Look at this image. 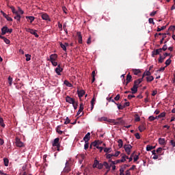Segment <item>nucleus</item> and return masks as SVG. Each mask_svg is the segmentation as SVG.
<instances>
[{
  "label": "nucleus",
  "mask_w": 175,
  "mask_h": 175,
  "mask_svg": "<svg viewBox=\"0 0 175 175\" xmlns=\"http://www.w3.org/2000/svg\"><path fill=\"white\" fill-rule=\"evenodd\" d=\"M89 148V142H85L84 150H88Z\"/></svg>",
  "instance_id": "nucleus-57"
},
{
  "label": "nucleus",
  "mask_w": 175,
  "mask_h": 175,
  "mask_svg": "<svg viewBox=\"0 0 175 175\" xmlns=\"http://www.w3.org/2000/svg\"><path fill=\"white\" fill-rule=\"evenodd\" d=\"M170 144H172L173 148H174V146H175V141H174V139H171L170 140Z\"/></svg>",
  "instance_id": "nucleus-64"
},
{
  "label": "nucleus",
  "mask_w": 175,
  "mask_h": 175,
  "mask_svg": "<svg viewBox=\"0 0 175 175\" xmlns=\"http://www.w3.org/2000/svg\"><path fill=\"white\" fill-rule=\"evenodd\" d=\"M127 166H128L127 165H124V167H120V173H124V170H126Z\"/></svg>",
  "instance_id": "nucleus-38"
},
{
  "label": "nucleus",
  "mask_w": 175,
  "mask_h": 175,
  "mask_svg": "<svg viewBox=\"0 0 175 175\" xmlns=\"http://www.w3.org/2000/svg\"><path fill=\"white\" fill-rule=\"evenodd\" d=\"M12 29H8V26H3L1 28V35H5L6 33H12Z\"/></svg>",
  "instance_id": "nucleus-3"
},
{
  "label": "nucleus",
  "mask_w": 175,
  "mask_h": 175,
  "mask_svg": "<svg viewBox=\"0 0 175 175\" xmlns=\"http://www.w3.org/2000/svg\"><path fill=\"white\" fill-rule=\"evenodd\" d=\"M143 79H138L137 80L134 81V85L131 88L132 94H135L137 93L138 88L140 83H142Z\"/></svg>",
  "instance_id": "nucleus-1"
},
{
  "label": "nucleus",
  "mask_w": 175,
  "mask_h": 175,
  "mask_svg": "<svg viewBox=\"0 0 175 175\" xmlns=\"http://www.w3.org/2000/svg\"><path fill=\"white\" fill-rule=\"evenodd\" d=\"M169 29L170 31H175V26L174 25L170 26Z\"/></svg>",
  "instance_id": "nucleus-62"
},
{
  "label": "nucleus",
  "mask_w": 175,
  "mask_h": 175,
  "mask_svg": "<svg viewBox=\"0 0 175 175\" xmlns=\"http://www.w3.org/2000/svg\"><path fill=\"white\" fill-rule=\"evenodd\" d=\"M166 26H162L161 28L159 27H157V31L160 32L161 31L165 29Z\"/></svg>",
  "instance_id": "nucleus-43"
},
{
  "label": "nucleus",
  "mask_w": 175,
  "mask_h": 175,
  "mask_svg": "<svg viewBox=\"0 0 175 175\" xmlns=\"http://www.w3.org/2000/svg\"><path fill=\"white\" fill-rule=\"evenodd\" d=\"M148 119H149L150 121H154V120H155V118H154V116H150V117H149Z\"/></svg>",
  "instance_id": "nucleus-63"
},
{
  "label": "nucleus",
  "mask_w": 175,
  "mask_h": 175,
  "mask_svg": "<svg viewBox=\"0 0 175 175\" xmlns=\"http://www.w3.org/2000/svg\"><path fill=\"white\" fill-rule=\"evenodd\" d=\"M167 56H170V53H163V57L162 55H160V57H159V59H158V62L160 64H162L163 62V61L165 59L166 57H167Z\"/></svg>",
  "instance_id": "nucleus-4"
},
{
  "label": "nucleus",
  "mask_w": 175,
  "mask_h": 175,
  "mask_svg": "<svg viewBox=\"0 0 175 175\" xmlns=\"http://www.w3.org/2000/svg\"><path fill=\"white\" fill-rule=\"evenodd\" d=\"M78 37V42L79 44H83V37L81 35V31H77V33Z\"/></svg>",
  "instance_id": "nucleus-11"
},
{
  "label": "nucleus",
  "mask_w": 175,
  "mask_h": 175,
  "mask_svg": "<svg viewBox=\"0 0 175 175\" xmlns=\"http://www.w3.org/2000/svg\"><path fill=\"white\" fill-rule=\"evenodd\" d=\"M72 106L75 109H77L78 102H75V99H73Z\"/></svg>",
  "instance_id": "nucleus-41"
},
{
  "label": "nucleus",
  "mask_w": 175,
  "mask_h": 175,
  "mask_svg": "<svg viewBox=\"0 0 175 175\" xmlns=\"http://www.w3.org/2000/svg\"><path fill=\"white\" fill-rule=\"evenodd\" d=\"M131 148H133V146L131 144H125L124 146V149L125 150V151L128 154V155H130L131 152Z\"/></svg>",
  "instance_id": "nucleus-5"
},
{
  "label": "nucleus",
  "mask_w": 175,
  "mask_h": 175,
  "mask_svg": "<svg viewBox=\"0 0 175 175\" xmlns=\"http://www.w3.org/2000/svg\"><path fill=\"white\" fill-rule=\"evenodd\" d=\"M135 153H136L135 150L130 156V157H129V162H132L133 158L135 157Z\"/></svg>",
  "instance_id": "nucleus-42"
},
{
  "label": "nucleus",
  "mask_w": 175,
  "mask_h": 175,
  "mask_svg": "<svg viewBox=\"0 0 175 175\" xmlns=\"http://www.w3.org/2000/svg\"><path fill=\"white\" fill-rule=\"evenodd\" d=\"M107 159H111L113 157V154H105Z\"/></svg>",
  "instance_id": "nucleus-49"
},
{
  "label": "nucleus",
  "mask_w": 175,
  "mask_h": 175,
  "mask_svg": "<svg viewBox=\"0 0 175 175\" xmlns=\"http://www.w3.org/2000/svg\"><path fill=\"white\" fill-rule=\"evenodd\" d=\"M27 32H29L31 34L34 35L35 38H39V35L37 33L36 29H25Z\"/></svg>",
  "instance_id": "nucleus-7"
},
{
  "label": "nucleus",
  "mask_w": 175,
  "mask_h": 175,
  "mask_svg": "<svg viewBox=\"0 0 175 175\" xmlns=\"http://www.w3.org/2000/svg\"><path fill=\"white\" fill-rule=\"evenodd\" d=\"M66 102L69 103L70 104H72L74 103V99L72 98L70 96H66Z\"/></svg>",
  "instance_id": "nucleus-18"
},
{
  "label": "nucleus",
  "mask_w": 175,
  "mask_h": 175,
  "mask_svg": "<svg viewBox=\"0 0 175 175\" xmlns=\"http://www.w3.org/2000/svg\"><path fill=\"white\" fill-rule=\"evenodd\" d=\"M124 123V121L122 120V118H118V119L116 121V124H123Z\"/></svg>",
  "instance_id": "nucleus-28"
},
{
  "label": "nucleus",
  "mask_w": 175,
  "mask_h": 175,
  "mask_svg": "<svg viewBox=\"0 0 175 175\" xmlns=\"http://www.w3.org/2000/svg\"><path fill=\"white\" fill-rule=\"evenodd\" d=\"M14 18L15 20H16L17 23H19V22L21 21V16L19 14L18 11L16 12Z\"/></svg>",
  "instance_id": "nucleus-14"
},
{
  "label": "nucleus",
  "mask_w": 175,
  "mask_h": 175,
  "mask_svg": "<svg viewBox=\"0 0 175 175\" xmlns=\"http://www.w3.org/2000/svg\"><path fill=\"white\" fill-rule=\"evenodd\" d=\"M59 137H56V139H54L53 142L52 143L53 146H56L57 150H60V144H59Z\"/></svg>",
  "instance_id": "nucleus-2"
},
{
  "label": "nucleus",
  "mask_w": 175,
  "mask_h": 175,
  "mask_svg": "<svg viewBox=\"0 0 175 175\" xmlns=\"http://www.w3.org/2000/svg\"><path fill=\"white\" fill-rule=\"evenodd\" d=\"M95 102H96V97L94 96V97L92 98L91 102H90V103H91V105H92V106H91V110L94 109V105H95Z\"/></svg>",
  "instance_id": "nucleus-23"
},
{
  "label": "nucleus",
  "mask_w": 175,
  "mask_h": 175,
  "mask_svg": "<svg viewBox=\"0 0 175 175\" xmlns=\"http://www.w3.org/2000/svg\"><path fill=\"white\" fill-rule=\"evenodd\" d=\"M138 129L140 132H143L144 130H146V126L144 124H142V126H138Z\"/></svg>",
  "instance_id": "nucleus-32"
},
{
  "label": "nucleus",
  "mask_w": 175,
  "mask_h": 175,
  "mask_svg": "<svg viewBox=\"0 0 175 175\" xmlns=\"http://www.w3.org/2000/svg\"><path fill=\"white\" fill-rule=\"evenodd\" d=\"M3 162H4L5 166L9 165V159H3Z\"/></svg>",
  "instance_id": "nucleus-46"
},
{
  "label": "nucleus",
  "mask_w": 175,
  "mask_h": 175,
  "mask_svg": "<svg viewBox=\"0 0 175 175\" xmlns=\"http://www.w3.org/2000/svg\"><path fill=\"white\" fill-rule=\"evenodd\" d=\"M139 154L138 155L134 156V162H137L138 159H139Z\"/></svg>",
  "instance_id": "nucleus-58"
},
{
  "label": "nucleus",
  "mask_w": 175,
  "mask_h": 175,
  "mask_svg": "<svg viewBox=\"0 0 175 175\" xmlns=\"http://www.w3.org/2000/svg\"><path fill=\"white\" fill-rule=\"evenodd\" d=\"M57 132L59 133V135H62V133H63V131H61V130H60L59 126H58L57 128Z\"/></svg>",
  "instance_id": "nucleus-54"
},
{
  "label": "nucleus",
  "mask_w": 175,
  "mask_h": 175,
  "mask_svg": "<svg viewBox=\"0 0 175 175\" xmlns=\"http://www.w3.org/2000/svg\"><path fill=\"white\" fill-rule=\"evenodd\" d=\"M84 94H85V91H83V90L81 91H78V96L79 98L83 97Z\"/></svg>",
  "instance_id": "nucleus-29"
},
{
  "label": "nucleus",
  "mask_w": 175,
  "mask_h": 175,
  "mask_svg": "<svg viewBox=\"0 0 175 175\" xmlns=\"http://www.w3.org/2000/svg\"><path fill=\"white\" fill-rule=\"evenodd\" d=\"M131 80H132V75H131L130 73H128L126 77V86L128 85V84L131 82Z\"/></svg>",
  "instance_id": "nucleus-16"
},
{
  "label": "nucleus",
  "mask_w": 175,
  "mask_h": 175,
  "mask_svg": "<svg viewBox=\"0 0 175 175\" xmlns=\"http://www.w3.org/2000/svg\"><path fill=\"white\" fill-rule=\"evenodd\" d=\"M26 18H27L28 22H30V23H33V22L35 20V16H27Z\"/></svg>",
  "instance_id": "nucleus-22"
},
{
  "label": "nucleus",
  "mask_w": 175,
  "mask_h": 175,
  "mask_svg": "<svg viewBox=\"0 0 175 175\" xmlns=\"http://www.w3.org/2000/svg\"><path fill=\"white\" fill-rule=\"evenodd\" d=\"M70 119H69L68 117H66V120H65V122H64V124H70Z\"/></svg>",
  "instance_id": "nucleus-51"
},
{
  "label": "nucleus",
  "mask_w": 175,
  "mask_h": 175,
  "mask_svg": "<svg viewBox=\"0 0 175 175\" xmlns=\"http://www.w3.org/2000/svg\"><path fill=\"white\" fill-rule=\"evenodd\" d=\"M15 144L18 148H23V146H24V143L21 141L19 137L15 138Z\"/></svg>",
  "instance_id": "nucleus-8"
},
{
  "label": "nucleus",
  "mask_w": 175,
  "mask_h": 175,
  "mask_svg": "<svg viewBox=\"0 0 175 175\" xmlns=\"http://www.w3.org/2000/svg\"><path fill=\"white\" fill-rule=\"evenodd\" d=\"M103 166L107 170V172H110L111 167H112V165H109L107 161H104Z\"/></svg>",
  "instance_id": "nucleus-13"
},
{
  "label": "nucleus",
  "mask_w": 175,
  "mask_h": 175,
  "mask_svg": "<svg viewBox=\"0 0 175 175\" xmlns=\"http://www.w3.org/2000/svg\"><path fill=\"white\" fill-rule=\"evenodd\" d=\"M83 109H84V105H83V103H81L79 105V111H77V116H79L80 113H81V111H83Z\"/></svg>",
  "instance_id": "nucleus-17"
},
{
  "label": "nucleus",
  "mask_w": 175,
  "mask_h": 175,
  "mask_svg": "<svg viewBox=\"0 0 175 175\" xmlns=\"http://www.w3.org/2000/svg\"><path fill=\"white\" fill-rule=\"evenodd\" d=\"M68 161H66V167H64V172H66L67 173H68V172H70V167H68Z\"/></svg>",
  "instance_id": "nucleus-30"
},
{
  "label": "nucleus",
  "mask_w": 175,
  "mask_h": 175,
  "mask_svg": "<svg viewBox=\"0 0 175 175\" xmlns=\"http://www.w3.org/2000/svg\"><path fill=\"white\" fill-rule=\"evenodd\" d=\"M98 163H99V161H97V159H95L94 165H93V167L94 168H98Z\"/></svg>",
  "instance_id": "nucleus-36"
},
{
  "label": "nucleus",
  "mask_w": 175,
  "mask_h": 175,
  "mask_svg": "<svg viewBox=\"0 0 175 175\" xmlns=\"http://www.w3.org/2000/svg\"><path fill=\"white\" fill-rule=\"evenodd\" d=\"M0 38H1V40H3L5 43H6V44H10V40H8L5 36H2V35H1V34H0Z\"/></svg>",
  "instance_id": "nucleus-21"
},
{
  "label": "nucleus",
  "mask_w": 175,
  "mask_h": 175,
  "mask_svg": "<svg viewBox=\"0 0 175 175\" xmlns=\"http://www.w3.org/2000/svg\"><path fill=\"white\" fill-rule=\"evenodd\" d=\"M67 46H69L68 42H65V44H62V42H60V46L62 47V49H63V51H66L67 50Z\"/></svg>",
  "instance_id": "nucleus-15"
},
{
  "label": "nucleus",
  "mask_w": 175,
  "mask_h": 175,
  "mask_svg": "<svg viewBox=\"0 0 175 175\" xmlns=\"http://www.w3.org/2000/svg\"><path fill=\"white\" fill-rule=\"evenodd\" d=\"M116 105L118 106V109H124V105L122 106V105H119L117 103Z\"/></svg>",
  "instance_id": "nucleus-56"
},
{
  "label": "nucleus",
  "mask_w": 175,
  "mask_h": 175,
  "mask_svg": "<svg viewBox=\"0 0 175 175\" xmlns=\"http://www.w3.org/2000/svg\"><path fill=\"white\" fill-rule=\"evenodd\" d=\"M157 153L158 155H161L162 152H163V148H158L156 150Z\"/></svg>",
  "instance_id": "nucleus-39"
},
{
  "label": "nucleus",
  "mask_w": 175,
  "mask_h": 175,
  "mask_svg": "<svg viewBox=\"0 0 175 175\" xmlns=\"http://www.w3.org/2000/svg\"><path fill=\"white\" fill-rule=\"evenodd\" d=\"M152 154L154 155L152 157V159H159V155H157V151L155 150H152Z\"/></svg>",
  "instance_id": "nucleus-24"
},
{
  "label": "nucleus",
  "mask_w": 175,
  "mask_h": 175,
  "mask_svg": "<svg viewBox=\"0 0 175 175\" xmlns=\"http://www.w3.org/2000/svg\"><path fill=\"white\" fill-rule=\"evenodd\" d=\"M168 47L167 44H165L163 46V48H161V49H162V51H166L167 50Z\"/></svg>",
  "instance_id": "nucleus-50"
},
{
  "label": "nucleus",
  "mask_w": 175,
  "mask_h": 175,
  "mask_svg": "<svg viewBox=\"0 0 175 175\" xmlns=\"http://www.w3.org/2000/svg\"><path fill=\"white\" fill-rule=\"evenodd\" d=\"M55 70V72L57 73V75H58V76H62L61 72H62L64 69H63V68L61 67L60 64H58L57 67L56 68V69Z\"/></svg>",
  "instance_id": "nucleus-9"
},
{
  "label": "nucleus",
  "mask_w": 175,
  "mask_h": 175,
  "mask_svg": "<svg viewBox=\"0 0 175 175\" xmlns=\"http://www.w3.org/2000/svg\"><path fill=\"white\" fill-rule=\"evenodd\" d=\"M10 9H11V10L12 11V13L16 15L17 11H16V10L15 9V8L13 7V5H12V6L10 7Z\"/></svg>",
  "instance_id": "nucleus-47"
},
{
  "label": "nucleus",
  "mask_w": 175,
  "mask_h": 175,
  "mask_svg": "<svg viewBox=\"0 0 175 175\" xmlns=\"http://www.w3.org/2000/svg\"><path fill=\"white\" fill-rule=\"evenodd\" d=\"M147 82H152L154 80V77L152 75H149V77H146Z\"/></svg>",
  "instance_id": "nucleus-26"
},
{
  "label": "nucleus",
  "mask_w": 175,
  "mask_h": 175,
  "mask_svg": "<svg viewBox=\"0 0 175 175\" xmlns=\"http://www.w3.org/2000/svg\"><path fill=\"white\" fill-rule=\"evenodd\" d=\"M149 23L153 24L154 25V18H149Z\"/></svg>",
  "instance_id": "nucleus-61"
},
{
  "label": "nucleus",
  "mask_w": 175,
  "mask_h": 175,
  "mask_svg": "<svg viewBox=\"0 0 175 175\" xmlns=\"http://www.w3.org/2000/svg\"><path fill=\"white\" fill-rule=\"evenodd\" d=\"M163 49H161V48H159L158 49H154V51H152V57H155L157 55H161V53H162Z\"/></svg>",
  "instance_id": "nucleus-6"
},
{
  "label": "nucleus",
  "mask_w": 175,
  "mask_h": 175,
  "mask_svg": "<svg viewBox=\"0 0 175 175\" xmlns=\"http://www.w3.org/2000/svg\"><path fill=\"white\" fill-rule=\"evenodd\" d=\"M119 161H120V163H124L126 161V154H123L122 155V159H119Z\"/></svg>",
  "instance_id": "nucleus-40"
},
{
  "label": "nucleus",
  "mask_w": 175,
  "mask_h": 175,
  "mask_svg": "<svg viewBox=\"0 0 175 175\" xmlns=\"http://www.w3.org/2000/svg\"><path fill=\"white\" fill-rule=\"evenodd\" d=\"M0 126H3V128H5V124L4 123V120L2 117H0Z\"/></svg>",
  "instance_id": "nucleus-35"
},
{
  "label": "nucleus",
  "mask_w": 175,
  "mask_h": 175,
  "mask_svg": "<svg viewBox=\"0 0 175 175\" xmlns=\"http://www.w3.org/2000/svg\"><path fill=\"white\" fill-rule=\"evenodd\" d=\"M149 77V76H151V72L150 71V70L148 71H145L144 73H143V75H142V81H143V79H144V77Z\"/></svg>",
  "instance_id": "nucleus-20"
},
{
  "label": "nucleus",
  "mask_w": 175,
  "mask_h": 175,
  "mask_svg": "<svg viewBox=\"0 0 175 175\" xmlns=\"http://www.w3.org/2000/svg\"><path fill=\"white\" fill-rule=\"evenodd\" d=\"M83 140L85 142H89L90 140V132H88V133L85 134V137H83Z\"/></svg>",
  "instance_id": "nucleus-12"
},
{
  "label": "nucleus",
  "mask_w": 175,
  "mask_h": 175,
  "mask_svg": "<svg viewBox=\"0 0 175 175\" xmlns=\"http://www.w3.org/2000/svg\"><path fill=\"white\" fill-rule=\"evenodd\" d=\"M64 83L66 85V86H68L69 88H71L72 86V84H71L70 82H69V81L68 80H65L64 81Z\"/></svg>",
  "instance_id": "nucleus-31"
},
{
  "label": "nucleus",
  "mask_w": 175,
  "mask_h": 175,
  "mask_svg": "<svg viewBox=\"0 0 175 175\" xmlns=\"http://www.w3.org/2000/svg\"><path fill=\"white\" fill-rule=\"evenodd\" d=\"M26 56V60L27 62H29V60H31V55H29V53H27V55H25Z\"/></svg>",
  "instance_id": "nucleus-52"
},
{
  "label": "nucleus",
  "mask_w": 175,
  "mask_h": 175,
  "mask_svg": "<svg viewBox=\"0 0 175 175\" xmlns=\"http://www.w3.org/2000/svg\"><path fill=\"white\" fill-rule=\"evenodd\" d=\"M159 143L161 146H165V144H166L165 139H163L162 137H159Z\"/></svg>",
  "instance_id": "nucleus-19"
},
{
  "label": "nucleus",
  "mask_w": 175,
  "mask_h": 175,
  "mask_svg": "<svg viewBox=\"0 0 175 175\" xmlns=\"http://www.w3.org/2000/svg\"><path fill=\"white\" fill-rule=\"evenodd\" d=\"M132 71L135 76H138V75L141 73V70L139 69H133Z\"/></svg>",
  "instance_id": "nucleus-25"
},
{
  "label": "nucleus",
  "mask_w": 175,
  "mask_h": 175,
  "mask_svg": "<svg viewBox=\"0 0 175 175\" xmlns=\"http://www.w3.org/2000/svg\"><path fill=\"white\" fill-rule=\"evenodd\" d=\"M103 167H104L103 163V164L100 163L99 161H98V170H102L103 168Z\"/></svg>",
  "instance_id": "nucleus-55"
},
{
  "label": "nucleus",
  "mask_w": 175,
  "mask_h": 175,
  "mask_svg": "<svg viewBox=\"0 0 175 175\" xmlns=\"http://www.w3.org/2000/svg\"><path fill=\"white\" fill-rule=\"evenodd\" d=\"M111 148H104V152H105V153H109L111 152Z\"/></svg>",
  "instance_id": "nucleus-45"
},
{
  "label": "nucleus",
  "mask_w": 175,
  "mask_h": 175,
  "mask_svg": "<svg viewBox=\"0 0 175 175\" xmlns=\"http://www.w3.org/2000/svg\"><path fill=\"white\" fill-rule=\"evenodd\" d=\"M171 62H172L171 58L167 59L165 61V68L168 67V66L170 65Z\"/></svg>",
  "instance_id": "nucleus-33"
},
{
  "label": "nucleus",
  "mask_w": 175,
  "mask_h": 175,
  "mask_svg": "<svg viewBox=\"0 0 175 175\" xmlns=\"http://www.w3.org/2000/svg\"><path fill=\"white\" fill-rule=\"evenodd\" d=\"M166 116V112H161L159 115V118H163V117H165Z\"/></svg>",
  "instance_id": "nucleus-48"
},
{
  "label": "nucleus",
  "mask_w": 175,
  "mask_h": 175,
  "mask_svg": "<svg viewBox=\"0 0 175 175\" xmlns=\"http://www.w3.org/2000/svg\"><path fill=\"white\" fill-rule=\"evenodd\" d=\"M12 81H13V79L11 78V77H8V83L10 85H12Z\"/></svg>",
  "instance_id": "nucleus-53"
},
{
  "label": "nucleus",
  "mask_w": 175,
  "mask_h": 175,
  "mask_svg": "<svg viewBox=\"0 0 175 175\" xmlns=\"http://www.w3.org/2000/svg\"><path fill=\"white\" fill-rule=\"evenodd\" d=\"M140 120H141V118L139 117V116L136 115L135 118V121H140Z\"/></svg>",
  "instance_id": "nucleus-60"
},
{
  "label": "nucleus",
  "mask_w": 175,
  "mask_h": 175,
  "mask_svg": "<svg viewBox=\"0 0 175 175\" xmlns=\"http://www.w3.org/2000/svg\"><path fill=\"white\" fill-rule=\"evenodd\" d=\"M162 35H163V38L160 40L161 44H163V40H165V38H166V33H165L164 34H162Z\"/></svg>",
  "instance_id": "nucleus-44"
},
{
  "label": "nucleus",
  "mask_w": 175,
  "mask_h": 175,
  "mask_svg": "<svg viewBox=\"0 0 175 175\" xmlns=\"http://www.w3.org/2000/svg\"><path fill=\"white\" fill-rule=\"evenodd\" d=\"M119 163H120V159H117L116 161H112V165L119 164Z\"/></svg>",
  "instance_id": "nucleus-59"
},
{
  "label": "nucleus",
  "mask_w": 175,
  "mask_h": 175,
  "mask_svg": "<svg viewBox=\"0 0 175 175\" xmlns=\"http://www.w3.org/2000/svg\"><path fill=\"white\" fill-rule=\"evenodd\" d=\"M118 143L119 148H122V146L124 145V142H123L122 139H118Z\"/></svg>",
  "instance_id": "nucleus-34"
},
{
  "label": "nucleus",
  "mask_w": 175,
  "mask_h": 175,
  "mask_svg": "<svg viewBox=\"0 0 175 175\" xmlns=\"http://www.w3.org/2000/svg\"><path fill=\"white\" fill-rule=\"evenodd\" d=\"M42 18L43 20L47 21V20L49 19V16L48 14H46V13H43V14H42Z\"/></svg>",
  "instance_id": "nucleus-27"
},
{
  "label": "nucleus",
  "mask_w": 175,
  "mask_h": 175,
  "mask_svg": "<svg viewBox=\"0 0 175 175\" xmlns=\"http://www.w3.org/2000/svg\"><path fill=\"white\" fill-rule=\"evenodd\" d=\"M154 148H155V146H151V145H147L146 151H151Z\"/></svg>",
  "instance_id": "nucleus-37"
},
{
  "label": "nucleus",
  "mask_w": 175,
  "mask_h": 175,
  "mask_svg": "<svg viewBox=\"0 0 175 175\" xmlns=\"http://www.w3.org/2000/svg\"><path fill=\"white\" fill-rule=\"evenodd\" d=\"M58 58V55L57 53H53L52 55H50V62L53 64L55 60H57Z\"/></svg>",
  "instance_id": "nucleus-10"
}]
</instances>
